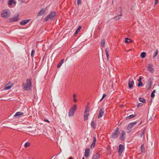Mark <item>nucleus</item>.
<instances>
[{
  "mask_svg": "<svg viewBox=\"0 0 159 159\" xmlns=\"http://www.w3.org/2000/svg\"><path fill=\"white\" fill-rule=\"evenodd\" d=\"M26 81V83H23L22 86L24 90L28 91L29 90L31 87L32 83L31 79H27Z\"/></svg>",
  "mask_w": 159,
  "mask_h": 159,
  "instance_id": "1",
  "label": "nucleus"
},
{
  "mask_svg": "<svg viewBox=\"0 0 159 159\" xmlns=\"http://www.w3.org/2000/svg\"><path fill=\"white\" fill-rule=\"evenodd\" d=\"M57 13L56 12L51 11L48 16L45 17L44 21H47L50 19L51 20H52L56 16Z\"/></svg>",
  "mask_w": 159,
  "mask_h": 159,
  "instance_id": "2",
  "label": "nucleus"
},
{
  "mask_svg": "<svg viewBox=\"0 0 159 159\" xmlns=\"http://www.w3.org/2000/svg\"><path fill=\"white\" fill-rule=\"evenodd\" d=\"M76 105L74 104L70 109L68 113V116L69 117H71L73 116L75 112L76 109Z\"/></svg>",
  "mask_w": 159,
  "mask_h": 159,
  "instance_id": "3",
  "label": "nucleus"
},
{
  "mask_svg": "<svg viewBox=\"0 0 159 159\" xmlns=\"http://www.w3.org/2000/svg\"><path fill=\"white\" fill-rule=\"evenodd\" d=\"M10 12L7 10H3L1 14L2 16L4 18H8L10 16Z\"/></svg>",
  "mask_w": 159,
  "mask_h": 159,
  "instance_id": "4",
  "label": "nucleus"
},
{
  "mask_svg": "<svg viewBox=\"0 0 159 159\" xmlns=\"http://www.w3.org/2000/svg\"><path fill=\"white\" fill-rule=\"evenodd\" d=\"M119 135V129L118 128L116 129L111 135V137L113 139H115L118 137Z\"/></svg>",
  "mask_w": 159,
  "mask_h": 159,
  "instance_id": "5",
  "label": "nucleus"
},
{
  "mask_svg": "<svg viewBox=\"0 0 159 159\" xmlns=\"http://www.w3.org/2000/svg\"><path fill=\"white\" fill-rule=\"evenodd\" d=\"M137 124V123L136 122H134L132 123H129L127 127V130H128V131L127 132V133H130L131 130L132 128L133 127V126Z\"/></svg>",
  "mask_w": 159,
  "mask_h": 159,
  "instance_id": "6",
  "label": "nucleus"
},
{
  "mask_svg": "<svg viewBox=\"0 0 159 159\" xmlns=\"http://www.w3.org/2000/svg\"><path fill=\"white\" fill-rule=\"evenodd\" d=\"M153 79L149 78L148 81V84L146 86V88L148 90H149L151 88L152 84Z\"/></svg>",
  "mask_w": 159,
  "mask_h": 159,
  "instance_id": "7",
  "label": "nucleus"
},
{
  "mask_svg": "<svg viewBox=\"0 0 159 159\" xmlns=\"http://www.w3.org/2000/svg\"><path fill=\"white\" fill-rule=\"evenodd\" d=\"M152 66L153 65H152L148 64L147 67L148 71L152 73H153L154 72V69Z\"/></svg>",
  "mask_w": 159,
  "mask_h": 159,
  "instance_id": "8",
  "label": "nucleus"
},
{
  "mask_svg": "<svg viewBox=\"0 0 159 159\" xmlns=\"http://www.w3.org/2000/svg\"><path fill=\"white\" fill-rule=\"evenodd\" d=\"M119 11L120 12H119L118 14L117 15H116L114 17V19L115 20H117L120 19L121 17L122 16V9L121 7H120Z\"/></svg>",
  "mask_w": 159,
  "mask_h": 159,
  "instance_id": "9",
  "label": "nucleus"
},
{
  "mask_svg": "<svg viewBox=\"0 0 159 159\" xmlns=\"http://www.w3.org/2000/svg\"><path fill=\"white\" fill-rule=\"evenodd\" d=\"M19 19V15H17L10 18L9 21L10 22H14L17 21Z\"/></svg>",
  "mask_w": 159,
  "mask_h": 159,
  "instance_id": "10",
  "label": "nucleus"
},
{
  "mask_svg": "<svg viewBox=\"0 0 159 159\" xmlns=\"http://www.w3.org/2000/svg\"><path fill=\"white\" fill-rule=\"evenodd\" d=\"M125 138V132L123 130H122L121 133L120 135V139L121 140H124Z\"/></svg>",
  "mask_w": 159,
  "mask_h": 159,
  "instance_id": "11",
  "label": "nucleus"
},
{
  "mask_svg": "<svg viewBox=\"0 0 159 159\" xmlns=\"http://www.w3.org/2000/svg\"><path fill=\"white\" fill-rule=\"evenodd\" d=\"M104 113L103 108H102L99 110V114L98 116V118H100L103 116Z\"/></svg>",
  "mask_w": 159,
  "mask_h": 159,
  "instance_id": "12",
  "label": "nucleus"
},
{
  "mask_svg": "<svg viewBox=\"0 0 159 159\" xmlns=\"http://www.w3.org/2000/svg\"><path fill=\"white\" fill-rule=\"evenodd\" d=\"M30 20V19H27L22 20L20 22V24L21 25H24L28 23Z\"/></svg>",
  "mask_w": 159,
  "mask_h": 159,
  "instance_id": "13",
  "label": "nucleus"
},
{
  "mask_svg": "<svg viewBox=\"0 0 159 159\" xmlns=\"http://www.w3.org/2000/svg\"><path fill=\"white\" fill-rule=\"evenodd\" d=\"M124 149V146L121 144H120L119 146V148L118 152L119 153L121 154Z\"/></svg>",
  "mask_w": 159,
  "mask_h": 159,
  "instance_id": "14",
  "label": "nucleus"
},
{
  "mask_svg": "<svg viewBox=\"0 0 159 159\" xmlns=\"http://www.w3.org/2000/svg\"><path fill=\"white\" fill-rule=\"evenodd\" d=\"M90 152V149L89 148H87L85 150V156L87 157L89 156V154Z\"/></svg>",
  "mask_w": 159,
  "mask_h": 159,
  "instance_id": "15",
  "label": "nucleus"
},
{
  "mask_svg": "<svg viewBox=\"0 0 159 159\" xmlns=\"http://www.w3.org/2000/svg\"><path fill=\"white\" fill-rule=\"evenodd\" d=\"M134 83V82L133 80H132V81H131L130 80H129V82H128V85L129 86V88H132L133 86Z\"/></svg>",
  "mask_w": 159,
  "mask_h": 159,
  "instance_id": "16",
  "label": "nucleus"
},
{
  "mask_svg": "<svg viewBox=\"0 0 159 159\" xmlns=\"http://www.w3.org/2000/svg\"><path fill=\"white\" fill-rule=\"evenodd\" d=\"M46 11V10L44 9H42L38 13V16L42 15Z\"/></svg>",
  "mask_w": 159,
  "mask_h": 159,
  "instance_id": "17",
  "label": "nucleus"
},
{
  "mask_svg": "<svg viewBox=\"0 0 159 159\" xmlns=\"http://www.w3.org/2000/svg\"><path fill=\"white\" fill-rule=\"evenodd\" d=\"M100 157V155L99 154L96 153L95 154H94L93 157L92 159H98Z\"/></svg>",
  "mask_w": 159,
  "mask_h": 159,
  "instance_id": "18",
  "label": "nucleus"
},
{
  "mask_svg": "<svg viewBox=\"0 0 159 159\" xmlns=\"http://www.w3.org/2000/svg\"><path fill=\"white\" fill-rule=\"evenodd\" d=\"M24 114V113L22 112L18 111L14 115V116H18L22 115Z\"/></svg>",
  "mask_w": 159,
  "mask_h": 159,
  "instance_id": "19",
  "label": "nucleus"
},
{
  "mask_svg": "<svg viewBox=\"0 0 159 159\" xmlns=\"http://www.w3.org/2000/svg\"><path fill=\"white\" fill-rule=\"evenodd\" d=\"M91 127L94 129H95L96 126H95V123L93 120H92L91 123Z\"/></svg>",
  "mask_w": 159,
  "mask_h": 159,
  "instance_id": "20",
  "label": "nucleus"
},
{
  "mask_svg": "<svg viewBox=\"0 0 159 159\" xmlns=\"http://www.w3.org/2000/svg\"><path fill=\"white\" fill-rule=\"evenodd\" d=\"M85 114L84 115V121L87 120H88V117L89 116V113H85Z\"/></svg>",
  "mask_w": 159,
  "mask_h": 159,
  "instance_id": "21",
  "label": "nucleus"
},
{
  "mask_svg": "<svg viewBox=\"0 0 159 159\" xmlns=\"http://www.w3.org/2000/svg\"><path fill=\"white\" fill-rule=\"evenodd\" d=\"M13 3L14 4H16V2H15V1L14 0H10L8 2V4L10 6H11L12 4V3Z\"/></svg>",
  "mask_w": 159,
  "mask_h": 159,
  "instance_id": "22",
  "label": "nucleus"
},
{
  "mask_svg": "<svg viewBox=\"0 0 159 159\" xmlns=\"http://www.w3.org/2000/svg\"><path fill=\"white\" fill-rule=\"evenodd\" d=\"M64 59H63L57 65V67L59 68L60 67L61 65H62V64L64 63Z\"/></svg>",
  "mask_w": 159,
  "mask_h": 159,
  "instance_id": "23",
  "label": "nucleus"
},
{
  "mask_svg": "<svg viewBox=\"0 0 159 159\" xmlns=\"http://www.w3.org/2000/svg\"><path fill=\"white\" fill-rule=\"evenodd\" d=\"M135 116V115L132 114V115H131L129 116L128 117H127L126 118V119H130L133 118H134Z\"/></svg>",
  "mask_w": 159,
  "mask_h": 159,
  "instance_id": "24",
  "label": "nucleus"
},
{
  "mask_svg": "<svg viewBox=\"0 0 159 159\" xmlns=\"http://www.w3.org/2000/svg\"><path fill=\"white\" fill-rule=\"evenodd\" d=\"M139 99L140 102H141L143 103H145L146 102L145 100L143 98H139Z\"/></svg>",
  "mask_w": 159,
  "mask_h": 159,
  "instance_id": "25",
  "label": "nucleus"
},
{
  "mask_svg": "<svg viewBox=\"0 0 159 159\" xmlns=\"http://www.w3.org/2000/svg\"><path fill=\"white\" fill-rule=\"evenodd\" d=\"M125 42L126 43H130L132 42V41L130 39H129L128 38H125Z\"/></svg>",
  "mask_w": 159,
  "mask_h": 159,
  "instance_id": "26",
  "label": "nucleus"
},
{
  "mask_svg": "<svg viewBox=\"0 0 159 159\" xmlns=\"http://www.w3.org/2000/svg\"><path fill=\"white\" fill-rule=\"evenodd\" d=\"M146 53L144 52H143L141 53L140 56L142 58H144L145 57Z\"/></svg>",
  "mask_w": 159,
  "mask_h": 159,
  "instance_id": "27",
  "label": "nucleus"
},
{
  "mask_svg": "<svg viewBox=\"0 0 159 159\" xmlns=\"http://www.w3.org/2000/svg\"><path fill=\"white\" fill-rule=\"evenodd\" d=\"M101 43L102 46V47H104L105 46V40L104 39L102 40L101 41Z\"/></svg>",
  "mask_w": 159,
  "mask_h": 159,
  "instance_id": "28",
  "label": "nucleus"
},
{
  "mask_svg": "<svg viewBox=\"0 0 159 159\" xmlns=\"http://www.w3.org/2000/svg\"><path fill=\"white\" fill-rule=\"evenodd\" d=\"M155 92H156L155 90H154L152 91V92L151 94V97L152 98H153L155 97V95L154 93H155Z\"/></svg>",
  "mask_w": 159,
  "mask_h": 159,
  "instance_id": "29",
  "label": "nucleus"
},
{
  "mask_svg": "<svg viewBox=\"0 0 159 159\" xmlns=\"http://www.w3.org/2000/svg\"><path fill=\"white\" fill-rule=\"evenodd\" d=\"M89 111V107H86L85 110L84 111V113H86V112H88V113H89L88 112Z\"/></svg>",
  "mask_w": 159,
  "mask_h": 159,
  "instance_id": "30",
  "label": "nucleus"
},
{
  "mask_svg": "<svg viewBox=\"0 0 159 159\" xmlns=\"http://www.w3.org/2000/svg\"><path fill=\"white\" fill-rule=\"evenodd\" d=\"M12 86V85H11V86H6L4 88V89L6 90H8L10 89Z\"/></svg>",
  "mask_w": 159,
  "mask_h": 159,
  "instance_id": "31",
  "label": "nucleus"
},
{
  "mask_svg": "<svg viewBox=\"0 0 159 159\" xmlns=\"http://www.w3.org/2000/svg\"><path fill=\"white\" fill-rule=\"evenodd\" d=\"M105 52L106 53V55L107 57V59L108 60L109 58V54H108V52L107 50V48H106L105 50Z\"/></svg>",
  "mask_w": 159,
  "mask_h": 159,
  "instance_id": "32",
  "label": "nucleus"
},
{
  "mask_svg": "<svg viewBox=\"0 0 159 159\" xmlns=\"http://www.w3.org/2000/svg\"><path fill=\"white\" fill-rule=\"evenodd\" d=\"M146 129H144L143 130V132H142L141 134L140 135V137L141 138H142L143 137H144V131Z\"/></svg>",
  "mask_w": 159,
  "mask_h": 159,
  "instance_id": "33",
  "label": "nucleus"
},
{
  "mask_svg": "<svg viewBox=\"0 0 159 159\" xmlns=\"http://www.w3.org/2000/svg\"><path fill=\"white\" fill-rule=\"evenodd\" d=\"M158 52L157 50L155 52L153 56V58H155L157 55L158 54Z\"/></svg>",
  "mask_w": 159,
  "mask_h": 159,
  "instance_id": "34",
  "label": "nucleus"
},
{
  "mask_svg": "<svg viewBox=\"0 0 159 159\" xmlns=\"http://www.w3.org/2000/svg\"><path fill=\"white\" fill-rule=\"evenodd\" d=\"M30 145V143L28 142L26 143L24 145V147L25 148H27Z\"/></svg>",
  "mask_w": 159,
  "mask_h": 159,
  "instance_id": "35",
  "label": "nucleus"
},
{
  "mask_svg": "<svg viewBox=\"0 0 159 159\" xmlns=\"http://www.w3.org/2000/svg\"><path fill=\"white\" fill-rule=\"evenodd\" d=\"M95 143L93 142L90 146L91 148L93 149L94 148V147L95 146Z\"/></svg>",
  "mask_w": 159,
  "mask_h": 159,
  "instance_id": "36",
  "label": "nucleus"
},
{
  "mask_svg": "<svg viewBox=\"0 0 159 159\" xmlns=\"http://www.w3.org/2000/svg\"><path fill=\"white\" fill-rule=\"evenodd\" d=\"M143 82H139V83L138 84V87H143Z\"/></svg>",
  "mask_w": 159,
  "mask_h": 159,
  "instance_id": "37",
  "label": "nucleus"
},
{
  "mask_svg": "<svg viewBox=\"0 0 159 159\" xmlns=\"http://www.w3.org/2000/svg\"><path fill=\"white\" fill-rule=\"evenodd\" d=\"M35 52V51L34 49H32L31 50V56L32 57H33L34 53Z\"/></svg>",
  "mask_w": 159,
  "mask_h": 159,
  "instance_id": "38",
  "label": "nucleus"
},
{
  "mask_svg": "<svg viewBox=\"0 0 159 159\" xmlns=\"http://www.w3.org/2000/svg\"><path fill=\"white\" fill-rule=\"evenodd\" d=\"M81 0H77V4L79 5L81 4Z\"/></svg>",
  "mask_w": 159,
  "mask_h": 159,
  "instance_id": "39",
  "label": "nucleus"
},
{
  "mask_svg": "<svg viewBox=\"0 0 159 159\" xmlns=\"http://www.w3.org/2000/svg\"><path fill=\"white\" fill-rule=\"evenodd\" d=\"M143 105V104L142 103H139L137 104L138 107H141Z\"/></svg>",
  "mask_w": 159,
  "mask_h": 159,
  "instance_id": "40",
  "label": "nucleus"
},
{
  "mask_svg": "<svg viewBox=\"0 0 159 159\" xmlns=\"http://www.w3.org/2000/svg\"><path fill=\"white\" fill-rule=\"evenodd\" d=\"M96 141V138L95 137H94L93 138V143H95Z\"/></svg>",
  "mask_w": 159,
  "mask_h": 159,
  "instance_id": "41",
  "label": "nucleus"
},
{
  "mask_svg": "<svg viewBox=\"0 0 159 159\" xmlns=\"http://www.w3.org/2000/svg\"><path fill=\"white\" fill-rule=\"evenodd\" d=\"M142 78L141 76H139V79L138 80V82H141Z\"/></svg>",
  "mask_w": 159,
  "mask_h": 159,
  "instance_id": "42",
  "label": "nucleus"
},
{
  "mask_svg": "<svg viewBox=\"0 0 159 159\" xmlns=\"http://www.w3.org/2000/svg\"><path fill=\"white\" fill-rule=\"evenodd\" d=\"M158 0H155V2L154 3V5H157V3Z\"/></svg>",
  "mask_w": 159,
  "mask_h": 159,
  "instance_id": "43",
  "label": "nucleus"
},
{
  "mask_svg": "<svg viewBox=\"0 0 159 159\" xmlns=\"http://www.w3.org/2000/svg\"><path fill=\"white\" fill-rule=\"evenodd\" d=\"M81 26H79L78 27L77 30L78 31V30H80L81 29Z\"/></svg>",
  "mask_w": 159,
  "mask_h": 159,
  "instance_id": "44",
  "label": "nucleus"
},
{
  "mask_svg": "<svg viewBox=\"0 0 159 159\" xmlns=\"http://www.w3.org/2000/svg\"><path fill=\"white\" fill-rule=\"evenodd\" d=\"M78 30H77L75 31V33H74L75 35H76V34H77V33H78Z\"/></svg>",
  "mask_w": 159,
  "mask_h": 159,
  "instance_id": "45",
  "label": "nucleus"
},
{
  "mask_svg": "<svg viewBox=\"0 0 159 159\" xmlns=\"http://www.w3.org/2000/svg\"><path fill=\"white\" fill-rule=\"evenodd\" d=\"M106 96V94H103L102 98H103Z\"/></svg>",
  "mask_w": 159,
  "mask_h": 159,
  "instance_id": "46",
  "label": "nucleus"
},
{
  "mask_svg": "<svg viewBox=\"0 0 159 159\" xmlns=\"http://www.w3.org/2000/svg\"><path fill=\"white\" fill-rule=\"evenodd\" d=\"M76 96V95L74 93V94H73V97L74 98H75V97Z\"/></svg>",
  "mask_w": 159,
  "mask_h": 159,
  "instance_id": "47",
  "label": "nucleus"
},
{
  "mask_svg": "<svg viewBox=\"0 0 159 159\" xmlns=\"http://www.w3.org/2000/svg\"><path fill=\"white\" fill-rule=\"evenodd\" d=\"M44 121H45L47 122H49V121L47 119H44Z\"/></svg>",
  "mask_w": 159,
  "mask_h": 159,
  "instance_id": "48",
  "label": "nucleus"
},
{
  "mask_svg": "<svg viewBox=\"0 0 159 159\" xmlns=\"http://www.w3.org/2000/svg\"><path fill=\"white\" fill-rule=\"evenodd\" d=\"M74 101L75 102H77V100L75 98H74Z\"/></svg>",
  "mask_w": 159,
  "mask_h": 159,
  "instance_id": "49",
  "label": "nucleus"
},
{
  "mask_svg": "<svg viewBox=\"0 0 159 159\" xmlns=\"http://www.w3.org/2000/svg\"><path fill=\"white\" fill-rule=\"evenodd\" d=\"M21 2H24L25 1V0H19Z\"/></svg>",
  "mask_w": 159,
  "mask_h": 159,
  "instance_id": "50",
  "label": "nucleus"
},
{
  "mask_svg": "<svg viewBox=\"0 0 159 159\" xmlns=\"http://www.w3.org/2000/svg\"><path fill=\"white\" fill-rule=\"evenodd\" d=\"M103 98H102L100 100V101H99V102H101V101H102V99H103Z\"/></svg>",
  "mask_w": 159,
  "mask_h": 159,
  "instance_id": "51",
  "label": "nucleus"
},
{
  "mask_svg": "<svg viewBox=\"0 0 159 159\" xmlns=\"http://www.w3.org/2000/svg\"><path fill=\"white\" fill-rule=\"evenodd\" d=\"M69 159H72V158L71 157H70Z\"/></svg>",
  "mask_w": 159,
  "mask_h": 159,
  "instance_id": "52",
  "label": "nucleus"
},
{
  "mask_svg": "<svg viewBox=\"0 0 159 159\" xmlns=\"http://www.w3.org/2000/svg\"><path fill=\"white\" fill-rule=\"evenodd\" d=\"M143 146V145H142L141 146V150L142 149V146Z\"/></svg>",
  "mask_w": 159,
  "mask_h": 159,
  "instance_id": "53",
  "label": "nucleus"
},
{
  "mask_svg": "<svg viewBox=\"0 0 159 159\" xmlns=\"http://www.w3.org/2000/svg\"><path fill=\"white\" fill-rule=\"evenodd\" d=\"M141 123V122H140V123H139L138 124V125H139Z\"/></svg>",
  "mask_w": 159,
  "mask_h": 159,
  "instance_id": "54",
  "label": "nucleus"
},
{
  "mask_svg": "<svg viewBox=\"0 0 159 159\" xmlns=\"http://www.w3.org/2000/svg\"><path fill=\"white\" fill-rule=\"evenodd\" d=\"M82 159H84V157H83Z\"/></svg>",
  "mask_w": 159,
  "mask_h": 159,
  "instance_id": "55",
  "label": "nucleus"
},
{
  "mask_svg": "<svg viewBox=\"0 0 159 159\" xmlns=\"http://www.w3.org/2000/svg\"><path fill=\"white\" fill-rule=\"evenodd\" d=\"M130 50H131L130 49V50H129L128 51H130Z\"/></svg>",
  "mask_w": 159,
  "mask_h": 159,
  "instance_id": "56",
  "label": "nucleus"
}]
</instances>
